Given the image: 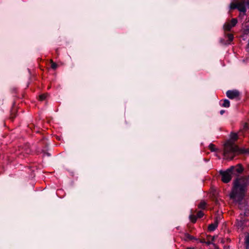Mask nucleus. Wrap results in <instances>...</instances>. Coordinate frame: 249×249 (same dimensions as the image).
<instances>
[{
  "label": "nucleus",
  "mask_w": 249,
  "mask_h": 249,
  "mask_svg": "<svg viewBox=\"0 0 249 249\" xmlns=\"http://www.w3.org/2000/svg\"><path fill=\"white\" fill-rule=\"evenodd\" d=\"M230 23H231V26H232V27H234L237 23V19L236 18H232L230 21V22H229Z\"/></svg>",
  "instance_id": "4be33fe9"
},
{
  "label": "nucleus",
  "mask_w": 249,
  "mask_h": 249,
  "mask_svg": "<svg viewBox=\"0 0 249 249\" xmlns=\"http://www.w3.org/2000/svg\"><path fill=\"white\" fill-rule=\"evenodd\" d=\"M224 112H225V110H221L220 111V114H221V115H222Z\"/></svg>",
  "instance_id": "bb28decb"
},
{
  "label": "nucleus",
  "mask_w": 249,
  "mask_h": 249,
  "mask_svg": "<svg viewBox=\"0 0 249 249\" xmlns=\"http://www.w3.org/2000/svg\"><path fill=\"white\" fill-rule=\"evenodd\" d=\"M185 238L186 240H192L195 239L193 236L189 234V233L185 234Z\"/></svg>",
  "instance_id": "5701e85b"
},
{
  "label": "nucleus",
  "mask_w": 249,
  "mask_h": 249,
  "mask_svg": "<svg viewBox=\"0 0 249 249\" xmlns=\"http://www.w3.org/2000/svg\"><path fill=\"white\" fill-rule=\"evenodd\" d=\"M249 153V148H239L237 151L236 155L239 154Z\"/></svg>",
  "instance_id": "2eb2a0df"
},
{
  "label": "nucleus",
  "mask_w": 249,
  "mask_h": 249,
  "mask_svg": "<svg viewBox=\"0 0 249 249\" xmlns=\"http://www.w3.org/2000/svg\"><path fill=\"white\" fill-rule=\"evenodd\" d=\"M218 226V222L215 221L214 223L210 224L208 226V230L210 231H214Z\"/></svg>",
  "instance_id": "9d476101"
},
{
  "label": "nucleus",
  "mask_w": 249,
  "mask_h": 249,
  "mask_svg": "<svg viewBox=\"0 0 249 249\" xmlns=\"http://www.w3.org/2000/svg\"><path fill=\"white\" fill-rule=\"evenodd\" d=\"M49 95L48 93H44L40 94L38 97V100L40 101H43L45 100L48 97Z\"/></svg>",
  "instance_id": "ddd939ff"
},
{
  "label": "nucleus",
  "mask_w": 249,
  "mask_h": 249,
  "mask_svg": "<svg viewBox=\"0 0 249 249\" xmlns=\"http://www.w3.org/2000/svg\"><path fill=\"white\" fill-rule=\"evenodd\" d=\"M227 96L230 99H240V92L236 90H229L226 92Z\"/></svg>",
  "instance_id": "0eeeda50"
},
{
  "label": "nucleus",
  "mask_w": 249,
  "mask_h": 249,
  "mask_svg": "<svg viewBox=\"0 0 249 249\" xmlns=\"http://www.w3.org/2000/svg\"><path fill=\"white\" fill-rule=\"evenodd\" d=\"M63 192V189L62 188H60L59 189H58L56 191V194L57 196H59V193Z\"/></svg>",
  "instance_id": "a878e982"
},
{
  "label": "nucleus",
  "mask_w": 249,
  "mask_h": 249,
  "mask_svg": "<svg viewBox=\"0 0 249 249\" xmlns=\"http://www.w3.org/2000/svg\"><path fill=\"white\" fill-rule=\"evenodd\" d=\"M197 218L196 215L191 214L190 215V219L193 223H195Z\"/></svg>",
  "instance_id": "aec40b11"
},
{
  "label": "nucleus",
  "mask_w": 249,
  "mask_h": 249,
  "mask_svg": "<svg viewBox=\"0 0 249 249\" xmlns=\"http://www.w3.org/2000/svg\"><path fill=\"white\" fill-rule=\"evenodd\" d=\"M227 37L230 42H231L233 40L234 37L233 35L231 34H227Z\"/></svg>",
  "instance_id": "393cba45"
},
{
  "label": "nucleus",
  "mask_w": 249,
  "mask_h": 249,
  "mask_svg": "<svg viewBox=\"0 0 249 249\" xmlns=\"http://www.w3.org/2000/svg\"><path fill=\"white\" fill-rule=\"evenodd\" d=\"M245 224L244 220H241L240 221H238L237 223V227L239 228L243 229L244 225Z\"/></svg>",
  "instance_id": "412c9836"
},
{
  "label": "nucleus",
  "mask_w": 249,
  "mask_h": 249,
  "mask_svg": "<svg viewBox=\"0 0 249 249\" xmlns=\"http://www.w3.org/2000/svg\"><path fill=\"white\" fill-rule=\"evenodd\" d=\"M230 170L228 168L225 171L220 170L219 172V175L221 177V181L225 183H229L231 180L232 174Z\"/></svg>",
  "instance_id": "39448f33"
},
{
  "label": "nucleus",
  "mask_w": 249,
  "mask_h": 249,
  "mask_svg": "<svg viewBox=\"0 0 249 249\" xmlns=\"http://www.w3.org/2000/svg\"><path fill=\"white\" fill-rule=\"evenodd\" d=\"M50 64H51V68L55 70H56L58 67V65L54 62L52 59L50 60Z\"/></svg>",
  "instance_id": "a211bd4d"
},
{
  "label": "nucleus",
  "mask_w": 249,
  "mask_h": 249,
  "mask_svg": "<svg viewBox=\"0 0 249 249\" xmlns=\"http://www.w3.org/2000/svg\"><path fill=\"white\" fill-rule=\"evenodd\" d=\"M232 28V26L229 22L226 23L224 25V29L225 31H230Z\"/></svg>",
  "instance_id": "dca6fc26"
},
{
  "label": "nucleus",
  "mask_w": 249,
  "mask_h": 249,
  "mask_svg": "<svg viewBox=\"0 0 249 249\" xmlns=\"http://www.w3.org/2000/svg\"><path fill=\"white\" fill-rule=\"evenodd\" d=\"M17 115V110L16 108H12L11 110V114L10 116V119L13 121L14 119L16 117Z\"/></svg>",
  "instance_id": "f8f14e48"
},
{
  "label": "nucleus",
  "mask_w": 249,
  "mask_h": 249,
  "mask_svg": "<svg viewBox=\"0 0 249 249\" xmlns=\"http://www.w3.org/2000/svg\"><path fill=\"white\" fill-rule=\"evenodd\" d=\"M247 188H232L230 195V198L237 202H240L245 196Z\"/></svg>",
  "instance_id": "7ed1b4c3"
},
{
  "label": "nucleus",
  "mask_w": 249,
  "mask_h": 249,
  "mask_svg": "<svg viewBox=\"0 0 249 249\" xmlns=\"http://www.w3.org/2000/svg\"><path fill=\"white\" fill-rule=\"evenodd\" d=\"M204 213L201 211H198L196 214V216H197V218H199L202 217L204 216Z\"/></svg>",
  "instance_id": "b1692460"
},
{
  "label": "nucleus",
  "mask_w": 249,
  "mask_h": 249,
  "mask_svg": "<svg viewBox=\"0 0 249 249\" xmlns=\"http://www.w3.org/2000/svg\"><path fill=\"white\" fill-rule=\"evenodd\" d=\"M229 169H231L230 171L231 172L232 175L235 174V173L237 174V175H236V178L235 179L237 178L241 177H239V175L242 173L244 170V168L241 164H238L235 166H231L230 168H229Z\"/></svg>",
  "instance_id": "423d86ee"
},
{
  "label": "nucleus",
  "mask_w": 249,
  "mask_h": 249,
  "mask_svg": "<svg viewBox=\"0 0 249 249\" xmlns=\"http://www.w3.org/2000/svg\"><path fill=\"white\" fill-rule=\"evenodd\" d=\"M186 249H194V248H188Z\"/></svg>",
  "instance_id": "cd10ccee"
},
{
  "label": "nucleus",
  "mask_w": 249,
  "mask_h": 249,
  "mask_svg": "<svg viewBox=\"0 0 249 249\" xmlns=\"http://www.w3.org/2000/svg\"><path fill=\"white\" fill-rule=\"evenodd\" d=\"M245 244L246 246V249H249V234L245 236Z\"/></svg>",
  "instance_id": "f3484780"
},
{
  "label": "nucleus",
  "mask_w": 249,
  "mask_h": 249,
  "mask_svg": "<svg viewBox=\"0 0 249 249\" xmlns=\"http://www.w3.org/2000/svg\"><path fill=\"white\" fill-rule=\"evenodd\" d=\"M209 149L211 152H215L217 151V149L215 148V146L213 143H210L209 145Z\"/></svg>",
  "instance_id": "6ab92c4d"
},
{
  "label": "nucleus",
  "mask_w": 249,
  "mask_h": 249,
  "mask_svg": "<svg viewBox=\"0 0 249 249\" xmlns=\"http://www.w3.org/2000/svg\"><path fill=\"white\" fill-rule=\"evenodd\" d=\"M248 185H249V175L237 178L233 182V187H247Z\"/></svg>",
  "instance_id": "20e7f679"
},
{
  "label": "nucleus",
  "mask_w": 249,
  "mask_h": 249,
  "mask_svg": "<svg viewBox=\"0 0 249 249\" xmlns=\"http://www.w3.org/2000/svg\"><path fill=\"white\" fill-rule=\"evenodd\" d=\"M207 203L204 200H201L198 205V208L200 209L204 210L206 209Z\"/></svg>",
  "instance_id": "4468645a"
},
{
  "label": "nucleus",
  "mask_w": 249,
  "mask_h": 249,
  "mask_svg": "<svg viewBox=\"0 0 249 249\" xmlns=\"http://www.w3.org/2000/svg\"><path fill=\"white\" fill-rule=\"evenodd\" d=\"M220 104L222 107H229L230 106V102L228 99L221 100Z\"/></svg>",
  "instance_id": "9b49d317"
},
{
  "label": "nucleus",
  "mask_w": 249,
  "mask_h": 249,
  "mask_svg": "<svg viewBox=\"0 0 249 249\" xmlns=\"http://www.w3.org/2000/svg\"><path fill=\"white\" fill-rule=\"evenodd\" d=\"M246 7H249V0H242L237 2H231L230 4L231 9H237L240 12L239 17L242 18L246 15Z\"/></svg>",
  "instance_id": "f03ea898"
},
{
  "label": "nucleus",
  "mask_w": 249,
  "mask_h": 249,
  "mask_svg": "<svg viewBox=\"0 0 249 249\" xmlns=\"http://www.w3.org/2000/svg\"><path fill=\"white\" fill-rule=\"evenodd\" d=\"M239 135L244 136L246 133H249V124L245 123L242 126L238 131Z\"/></svg>",
  "instance_id": "1a4fd4ad"
},
{
  "label": "nucleus",
  "mask_w": 249,
  "mask_h": 249,
  "mask_svg": "<svg viewBox=\"0 0 249 249\" xmlns=\"http://www.w3.org/2000/svg\"><path fill=\"white\" fill-rule=\"evenodd\" d=\"M19 150L21 151V153L23 154L24 155H29L32 152L30 145L28 143H26L24 144L22 147H20Z\"/></svg>",
  "instance_id": "6e6552de"
},
{
  "label": "nucleus",
  "mask_w": 249,
  "mask_h": 249,
  "mask_svg": "<svg viewBox=\"0 0 249 249\" xmlns=\"http://www.w3.org/2000/svg\"><path fill=\"white\" fill-rule=\"evenodd\" d=\"M239 135L238 132H231L229 135V140L227 141L224 145V156L230 160H232L236 156L239 147L235 145V142L238 140Z\"/></svg>",
  "instance_id": "f257e3e1"
}]
</instances>
